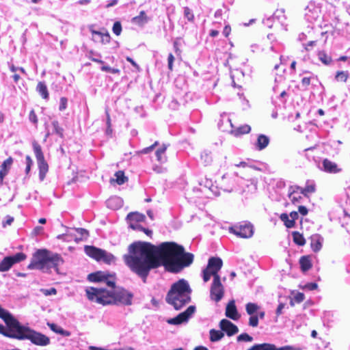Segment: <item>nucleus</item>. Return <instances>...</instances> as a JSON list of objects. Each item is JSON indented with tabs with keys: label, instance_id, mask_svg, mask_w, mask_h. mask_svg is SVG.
<instances>
[{
	"label": "nucleus",
	"instance_id": "nucleus-51",
	"mask_svg": "<svg viewBox=\"0 0 350 350\" xmlns=\"http://www.w3.org/2000/svg\"><path fill=\"white\" fill-rule=\"evenodd\" d=\"M304 298H305L304 294L302 293L298 292L294 295L293 300L294 301H295L296 303L299 304L304 300Z\"/></svg>",
	"mask_w": 350,
	"mask_h": 350
},
{
	"label": "nucleus",
	"instance_id": "nucleus-24",
	"mask_svg": "<svg viewBox=\"0 0 350 350\" xmlns=\"http://www.w3.org/2000/svg\"><path fill=\"white\" fill-rule=\"evenodd\" d=\"M148 21V18L144 11H141L139 14L132 18V23L139 26H143Z\"/></svg>",
	"mask_w": 350,
	"mask_h": 350
},
{
	"label": "nucleus",
	"instance_id": "nucleus-4",
	"mask_svg": "<svg viewBox=\"0 0 350 350\" xmlns=\"http://www.w3.org/2000/svg\"><path fill=\"white\" fill-rule=\"evenodd\" d=\"M64 260L57 253H52L47 250H38L33 256L32 260L27 266L29 269L49 270L51 268L57 270L62 265Z\"/></svg>",
	"mask_w": 350,
	"mask_h": 350
},
{
	"label": "nucleus",
	"instance_id": "nucleus-5",
	"mask_svg": "<svg viewBox=\"0 0 350 350\" xmlns=\"http://www.w3.org/2000/svg\"><path fill=\"white\" fill-rule=\"evenodd\" d=\"M0 334L20 340H29L32 343L39 346H46L50 342L49 337L34 329H0Z\"/></svg>",
	"mask_w": 350,
	"mask_h": 350
},
{
	"label": "nucleus",
	"instance_id": "nucleus-12",
	"mask_svg": "<svg viewBox=\"0 0 350 350\" xmlns=\"http://www.w3.org/2000/svg\"><path fill=\"white\" fill-rule=\"evenodd\" d=\"M196 311V307L194 306H190L187 309L178 314L176 317L168 319L167 322L169 324L178 325L185 322H187L190 317L194 314Z\"/></svg>",
	"mask_w": 350,
	"mask_h": 350
},
{
	"label": "nucleus",
	"instance_id": "nucleus-61",
	"mask_svg": "<svg viewBox=\"0 0 350 350\" xmlns=\"http://www.w3.org/2000/svg\"><path fill=\"white\" fill-rule=\"evenodd\" d=\"M54 332H55L57 334H59L60 335L64 336H68L70 335V332L68 331L67 329H53Z\"/></svg>",
	"mask_w": 350,
	"mask_h": 350
},
{
	"label": "nucleus",
	"instance_id": "nucleus-14",
	"mask_svg": "<svg viewBox=\"0 0 350 350\" xmlns=\"http://www.w3.org/2000/svg\"><path fill=\"white\" fill-rule=\"evenodd\" d=\"M226 332L228 336H232L239 331V329H211L210 331V340L212 342H217L221 340L224 336V332Z\"/></svg>",
	"mask_w": 350,
	"mask_h": 350
},
{
	"label": "nucleus",
	"instance_id": "nucleus-45",
	"mask_svg": "<svg viewBox=\"0 0 350 350\" xmlns=\"http://www.w3.org/2000/svg\"><path fill=\"white\" fill-rule=\"evenodd\" d=\"M90 31L92 34L93 40L94 41H98V40L100 41V38L105 33L104 32L96 31V30L93 29L92 27H90Z\"/></svg>",
	"mask_w": 350,
	"mask_h": 350
},
{
	"label": "nucleus",
	"instance_id": "nucleus-34",
	"mask_svg": "<svg viewBox=\"0 0 350 350\" xmlns=\"http://www.w3.org/2000/svg\"><path fill=\"white\" fill-rule=\"evenodd\" d=\"M51 124L53 128L52 133H55L56 135L62 138L64 137V129L62 127L59 126L58 121L53 120L52 121Z\"/></svg>",
	"mask_w": 350,
	"mask_h": 350
},
{
	"label": "nucleus",
	"instance_id": "nucleus-3",
	"mask_svg": "<svg viewBox=\"0 0 350 350\" xmlns=\"http://www.w3.org/2000/svg\"><path fill=\"white\" fill-rule=\"evenodd\" d=\"M191 291L189 282L185 279H180L171 286L165 301L175 310H180L190 302Z\"/></svg>",
	"mask_w": 350,
	"mask_h": 350
},
{
	"label": "nucleus",
	"instance_id": "nucleus-17",
	"mask_svg": "<svg viewBox=\"0 0 350 350\" xmlns=\"http://www.w3.org/2000/svg\"><path fill=\"white\" fill-rule=\"evenodd\" d=\"M226 317L236 320L239 317L238 314L237 307L235 305V301L234 299L230 300L226 306Z\"/></svg>",
	"mask_w": 350,
	"mask_h": 350
},
{
	"label": "nucleus",
	"instance_id": "nucleus-30",
	"mask_svg": "<svg viewBox=\"0 0 350 350\" xmlns=\"http://www.w3.org/2000/svg\"><path fill=\"white\" fill-rule=\"evenodd\" d=\"M288 198L291 202L293 204L299 202V200L301 198V196L297 193L295 189H293V187H290L289 188Z\"/></svg>",
	"mask_w": 350,
	"mask_h": 350
},
{
	"label": "nucleus",
	"instance_id": "nucleus-64",
	"mask_svg": "<svg viewBox=\"0 0 350 350\" xmlns=\"http://www.w3.org/2000/svg\"><path fill=\"white\" fill-rule=\"evenodd\" d=\"M14 221V218L10 216H7L6 221L3 222V226H5L6 225H10Z\"/></svg>",
	"mask_w": 350,
	"mask_h": 350
},
{
	"label": "nucleus",
	"instance_id": "nucleus-44",
	"mask_svg": "<svg viewBox=\"0 0 350 350\" xmlns=\"http://www.w3.org/2000/svg\"><path fill=\"white\" fill-rule=\"evenodd\" d=\"M304 348L303 347H301L299 345H295V346L287 345V346H284V347H280V348H276L275 347L274 350H304Z\"/></svg>",
	"mask_w": 350,
	"mask_h": 350
},
{
	"label": "nucleus",
	"instance_id": "nucleus-33",
	"mask_svg": "<svg viewBox=\"0 0 350 350\" xmlns=\"http://www.w3.org/2000/svg\"><path fill=\"white\" fill-rule=\"evenodd\" d=\"M100 260L111 264L115 261V257L112 254L103 250V253L100 255Z\"/></svg>",
	"mask_w": 350,
	"mask_h": 350
},
{
	"label": "nucleus",
	"instance_id": "nucleus-7",
	"mask_svg": "<svg viewBox=\"0 0 350 350\" xmlns=\"http://www.w3.org/2000/svg\"><path fill=\"white\" fill-rule=\"evenodd\" d=\"M246 312L250 315L249 319V325L252 327L258 325V319H262L265 316V312L261 310L260 307L254 303H248L246 304Z\"/></svg>",
	"mask_w": 350,
	"mask_h": 350
},
{
	"label": "nucleus",
	"instance_id": "nucleus-29",
	"mask_svg": "<svg viewBox=\"0 0 350 350\" xmlns=\"http://www.w3.org/2000/svg\"><path fill=\"white\" fill-rule=\"evenodd\" d=\"M317 56L319 59L325 66H330L333 62L332 57L323 51H319Z\"/></svg>",
	"mask_w": 350,
	"mask_h": 350
},
{
	"label": "nucleus",
	"instance_id": "nucleus-18",
	"mask_svg": "<svg viewBox=\"0 0 350 350\" xmlns=\"http://www.w3.org/2000/svg\"><path fill=\"white\" fill-rule=\"evenodd\" d=\"M85 252L88 256L100 261V255L103 253V250L97 248L94 246H85Z\"/></svg>",
	"mask_w": 350,
	"mask_h": 350
},
{
	"label": "nucleus",
	"instance_id": "nucleus-1",
	"mask_svg": "<svg viewBox=\"0 0 350 350\" xmlns=\"http://www.w3.org/2000/svg\"><path fill=\"white\" fill-rule=\"evenodd\" d=\"M129 254L124 256L126 265L141 278L144 282L150 271L163 266L170 272L178 273L193 261V254L175 242H163L156 246L148 242L137 241L129 246Z\"/></svg>",
	"mask_w": 350,
	"mask_h": 350
},
{
	"label": "nucleus",
	"instance_id": "nucleus-53",
	"mask_svg": "<svg viewBox=\"0 0 350 350\" xmlns=\"http://www.w3.org/2000/svg\"><path fill=\"white\" fill-rule=\"evenodd\" d=\"M237 340L238 341L248 342L252 341V338L247 334H242L238 336Z\"/></svg>",
	"mask_w": 350,
	"mask_h": 350
},
{
	"label": "nucleus",
	"instance_id": "nucleus-60",
	"mask_svg": "<svg viewBox=\"0 0 350 350\" xmlns=\"http://www.w3.org/2000/svg\"><path fill=\"white\" fill-rule=\"evenodd\" d=\"M174 61V57L172 53H170L167 57L168 68L170 70H173V62Z\"/></svg>",
	"mask_w": 350,
	"mask_h": 350
},
{
	"label": "nucleus",
	"instance_id": "nucleus-63",
	"mask_svg": "<svg viewBox=\"0 0 350 350\" xmlns=\"http://www.w3.org/2000/svg\"><path fill=\"white\" fill-rule=\"evenodd\" d=\"M299 213L302 215H306L308 214V209L304 206H299L298 208Z\"/></svg>",
	"mask_w": 350,
	"mask_h": 350
},
{
	"label": "nucleus",
	"instance_id": "nucleus-26",
	"mask_svg": "<svg viewBox=\"0 0 350 350\" xmlns=\"http://www.w3.org/2000/svg\"><path fill=\"white\" fill-rule=\"evenodd\" d=\"M251 131V127L248 124H244L239 127L234 128L231 131L232 134L234 136H239L243 134L249 133Z\"/></svg>",
	"mask_w": 350,
	"mask_h": 350
},
{
	"label": "nucleus",
	"instance_id": "nucleus-23",
	"mask_svg": "<svg viewBox=\"0 0 350 350\" xmlns=\"http://www.w3.org/2000/svg\"><path fill=\"white\" fill-rule=\"evenodd\" d=\"M122 200L117 196L111 197L106 202L107 207L111 209L120 208L122 206Z\"/></svg>",
	"mask_w": 350,
	"mask_h": 350
},
{
	"label": "nucleus",
	"instance_id": "nucleus-11",
	"mask_svg": "<svg viewBox=\"0 0 350 350\" xmlns=\"http://www.w3.org/2000/svg\"><path fill=\"white\" fill-rule=\"evenodd\" d=\"M219 191L221 189L225 192H232L237 191V178L234 176L224 174L219 182Z\"/></svg>",
	"mask_w": 350,
	"mask_h": 350
},
{
	"label": "nucleus",
	"instance_id": "nucleus-40",
	"mask_svg": "<svg viewBox=\"0 0 350 350\" xmlns=\"http://www.w3.org/2000/svg\"><path fill=\"white\" fill-rule=\"evenodd\" d=\"M90 55L89 58L92 61H93L94 62L99 63V64H104V62L100 59L101 55L100 53H94L93 51H90Z\"/></svg>",
	"mask_w": 350,
	"mask_h": 350
},
{
	"label": "nucleus",
	"instance_id": "nucleus-6",
	"mask_svg": "<svg viewBox=\"0 0 350 350\" xmlns=\"http://www.w3.org/2000/svg\"><path fill=\"white\" fill-rule=\"evenodd\" d=\"M33 148L39 170V179L40 181H43L48 172L49 165L44 159L41 146L38 143L34 142Z\"/></svg>",
	"mask_w": 350,
	"mask_h": 350
},
{
	"label": "nucleus",
	"instance_id": "nucleus-42",
	"mask_svg": "<svg viewBox=\"0 0 350 350\" xmlns=\"http://www.w3.org/2000/svg\"><path fill=\"white\" fill-rule=\"evenodd\" d=\"M76 232L80 236L79 239L83 240V239H87L89 236V232L87 230L84 228H77Z\"/></svg>",
	"mask_w": 350,
	"mask_h": 350
},
{
	"label": "nucleus",
	"instance_id": "nucleus-50",
	"mask_svg": "<svg viewBox=\"0 0 350 350\" xmlns=\"http://www.w3.org/2000/svg\"><path fill=\"white\" fill-rule=\"evenodd\" d=\"M318 286L314 282H308L305 284L301 288L304 290L313 291L317 288Z\"/></svg>",
	"mask_w": 350,
	"mask_h": 350
},
{
	"label": "nucleus",
	"instance_id": "nucleus-37",
	"mask_svg": "<svg viewBox=\"0 0 350 350\" xmlns=\"http://www.w3.org/2000/svg\"><path fill=\"white\" fill-rule=\"evenodd\" d=\"M13 163V159L10 157L9 158H8L6 160H5L3 163L1 164V165L0 166V170H5V172H7L8 173V171L11 167V165H12Z\"/></svg>",
	"mask_w": 350,
	"mask_h": 350
},
{
	"label": "nucleus",
	"instance_id": "nucleus-20",
	"mask_svg": "<svg viewBox=\"0 0 350 350\" xmlns=\"http://www.w3.org/2000/svg\"><path fill=\"white\" fill-rule=\"evenodd\" d=\"M297 189L300 190L301 194H303L305 196H307L309 193H312L315 192L316 185L313 181L308 180L306 183V186L304 188L297 187Z\"/></svg>",
	"mask_w": 350,
	"mask_h": 350
},
{
	"label": "nucleus",
	"instance_id": "nucleus-55",
	"mask_svg": "<svg viewBox=\"0 0 350 350\" xmlns=\"http://www.w3.org/2000/svg\"><path fill=\"white\" fill-rule=\"evenodd\" d=\"M67 102H68V100H67L66 98L62 97L60 98L59 107V109L60 111H64V109H66V107H67Z\"/></svg>",
	"mask_w": 350,
	"mask_h": 350
},
{
	"label": "nucleus",
	"instance_id": "nucleus-59",
	"mask_svg": "<svg viewBox=\"0 0 350 350\" xmlns=\"http://www.w3.org/2000/svg\"><path fill=\"white\" fill-rule=\"evenodd\" d=\"M129 227L133 230H139V231L144 230V227L142 226H141L140 224H139V223H132L131 222L129 224Z\"/></svg>",
	"mask_w": 350,
	"mask_h": 350
},
{
	"label": "nucleus",
	"instance_id": "nucleus-43",
	"mask_svg": "<svg viewBox=\"0 0 350 350\" xmlns=\"http://www.w3.org/2000/svg\"><path fill=\"white\" fill-rule=\"evenodd\" d=\"M112 31L116 36L120 35L122 32V25L120 22L116 21L113 23Z\"/></svg>",
	"mask_w": 350,
	"mask_h": 350
},
{
	"label": "nucleus",
	"instance_id": "nucleus-19",
	"mask_svg": "<svg viewBox=\"0 0 350 350\" xmlns=\"http://www.w3.org/2000/svg\"><path fill=\"white\" fill-rule=\"evenodd\" d=\"M167 146V145L163 144L155 152L157 160L161 164L165 163L167 161V157L165 154Z\"/></svg>",
	"mask_w": 350,
	"mask_h": 350
},
{
	"label": "nucleus",
	"instance_id": "nucleus-58",
	"mask_svg": "<svg viewBox=\"0 0 350 350\" xmlns=\"http://www.w3.org/2000/svg\"><path fill=\"white\" fill-rule=\"evenodd\" d=\"M273 20H274V18L273 16H271L266 19H264L263 23L267 27L271 28L273 26Z\"/></svg>",
	"mask_w": 350,
	"mask_h": 350
},
{
	"label": "nucleus",
	"instance_id": "nucleus-15",
	"mask_svg": "<svg viewBox=\"0 0 350 350\" xmlns=\"http://www.w3.org/2000/svg\"><path fill=\"white\" fill-rule=\"evenodd\" d=\"M321 169L327 173L332 174H336L340 171V169L338 168L336 163L331 161L327 159H323V161H322V166L321 167Z\"/></svg>",
	"mask_w": 350,
	"mask_h": 350
},
{
	"label": "nucleus",
	"instance_id": "nucleus-36",
	"mask_svg": "<svg viewBox=\"0 0 350 350\" xmlns=\"http://www.w3.org/2000/svg\"><path fill=\"white\" fill-rule=\"evenodd\" d=\"M348 71H338L335 75V79L337 81L346 82L349 78Z\"/></svg>",
	"mask_w": 350,
	"mask_h": 350
},
{
	"label": "nucleus",
	"instance_id": "nucleus-22",
	"mask_svg": "<svg viewBox=\"0 0 350 350\" xmlns=\"http://www.w3.org/2000/svg\"><path fill=\"white\" fill-rule=\"evenodd\" d=\"M269 144V138L263 134L258 136L257 142L256 144V149L258 150H264Z\"/></svg>",
	"mask_w": 350,
	"mask_h": 350
},
{
	"label": "nucleus",
	"instance_id": "nucleus-9",
	"mask_svg": "<svg viewBox=\"0 0 350 350\" xmlns=\"http://www.w3.org/2000/svg\"><path fill=\"white\" fill-rule=\"evenodd\" d=\"M224 294V288L221 282L220 276L216 275L215 278H213V281L211 286V299L215 302H219L223 298Z\"/></svg>",
	"mask_w": 350,
	"mask_h": 350
},
{
	"label": "nucleus",
	"instance_id": "nucleus-8",
	"mask_svg": "<svg viewBox=\"0 0 350 350\" xmlns=\"http://www.w3.org/2000/svg\"><path fill=\"white\" fill-rule=\"evenodd\" d=\"M27 256L22 252L17 253L13 256L5 257L0 262V271L4 272L8 271L14 264L21 262L25 260Z\"/></svg>",
	"mask_w": 350,
	"mask_h": 350
},
{
	"label": "nucleus",
	"instance_id": "nucleus-38",
	"mask_svg": "<svg viewBox=\"0 0 350 350\" xmlns=\"http://www.w3.org/2000/svg\"><path fill=\"white\" fill-rule=\"evenodd\" d=\"M219 328H238L237 325H234L228 319H222L219 322Z\"/></svg>",
	"mask_w": 350,
	"mask_h": 350
},
{
	"label": "nucleus",
	"instance_id": "nucleus-2",
	"mask_svg": "<svg viewBox=\"0 0 350 350\" xmlns=\"http://www.w3.org/2000/svg\"><path fill=\"white\" fill-rule=\"evenodd\" d=\"M111 276L103 271H97L88 275V278L91 282H104L110 290L104 287H89L85 290L88 298L97 304L103 306L109 304L126 305L132 304L133 294L128 291L115 286V281Z\"/></svg>",
	"mask_w": 350,
	"mask_h": 350
},
{
	"label": "nucleus",
	"instance_id": "nucleus-27",
	"mask_svg": "<svg viewBox=\"0 0 350 350\" xmlns=\"http://www.w3.org/2000/svg\"><path fill=\"white\" fill-rule=\"evenodd\" d=\"M299 264L301 269L304 272L308 271L312 267L310 258L308 256H301L299 260Z\"/></svg>",
	"mask_w": 350,
	"mask_h": 350
},
{
	"label": "nucleus",
	"instance_id": "nucleus-48",
	"mask_svg": "<svg viewBox=\"0 0 350 350\" xmlns=\"http://www.w3.org/2000/svg\"><path fill=\"white\" fill-rule=\"evenodd\" d=\"M310 80H311L310 77H304L301 79V86H302L304 90H308V88L310 84Z\"/></svg>",
	"mask_w": 350,
	"mask_h": 350
},
{
	"label": "nucleus",
	"instance_id": "nucleus-35",
	"mask_svg": "<svg viewBox=\"0 0 350 350\" xmlns=\"http://www.w3.org/2000/svg\"><path fill=\"white\" fill-rule=\"evenodd\" d=\"M200 159L202 163L205 165H208L212 162V157L211 155V152L207 151H204L201 153Z\"/></svg>",
	"mask_w": 350,
	"mask_h": 350
},
{
	"label": "nucleus",
	"instance_id": "nucleus-49",
	"mask_svg": "<svg viewBox=\"0 0 350 350\" xmlns=\"http://www.w3.org/2000/svg\"><path fill=\"white\" fill-rule=\"evenodd\" d=\"M211 276L213 277V273L207 269H204L202 271V278L204 282H207Z\"/></svg>",
	"mask_w": 350,
	"mask_h": 350
},
{
	"label": "nucleus",
	"instance_id": "nucleus-52",
	"mask_svg": "<svg viewBox=\"0 0 350 350\" xmlns=\"http://www.w3.org/2000/svg\"><path fill=\"white\" fill-rule=\"evenodd\" d=\"M110 39H111V38H110L109 33L107 31H106V32H105L103 36H102L101 38H100V42L102 44H105L110 42Z\"/></svg>",
	"mask_w": 350,
	"mask_h": 350
},
{
	"label": "nucleus",
	"instance_id": "nucleus-54",
	"mask_svg": "<svg viewBox=\"0 0 350 350\" xmlns=\"http://www.w3.org/2000/svg\"><path fill=\"white\" fill-rule=\"evenodd\" d=\"M29 120L31 122L33 123L34 124H37L38 123V118L37 116L33 110H31L29 115Z\"/></svg>",
	"mask_w": 350,
	"mask_h": 350
},
{
	"label": "nucleus",
	"instance_id": "nucleus-57",
	"mask_svg": "<svg viewBox=\"0 0 350 350\" xmlns=\"http://www.w3.org/2000/svg\"><path fill=\"white\" fill-rule=\"evenodd\" d=\"M10 70L12 72H16V71H20L24 75H27L25 70L23 67H16L13 64L10 66Z\"/></svg>",
	"mask_w": 350,
	"mask_h": 350
},
{
	"label": "nucleus",
	"instance_id": "nucleus-41",
	"mask_svg": "<svg viewBox=\"0 0 350 350\" xmlns=\"http://www.w3.org/2000/svg\"><path fill=\"white\" fill-rule=\"evenodd\" d=\"M184 16L187 18L189 21H193L194 19V15L191 10L188 7L184 8Z\"/></svg>",
	"mask_w": 350,
	"mask_h": 350
},
{
	"label": "nucleus",
	"instance_id": "nucleus-13",
	"mask_svg": "<svg viewBox=\"0 0 350 350\" xmlns=\"http://www.w3.org/2000/svg\"><path fill=\"white\" fill-rule=\"evenodd\" d=\"M223 265L222 260L218 257H211L208 259V265L206 269L213 273V278L218 275V271Z\"/></svg>",
	"mask_w": 350,
	"mask_h": 350
},
{
	"label": "nucleus",
	"instance_id": "nucleus-28",
	"mask_svg": "<svg viewBox=\"0 0 350 350\" xmlns=\"http://www.w3.org/2000/svg\"><path fill=\"white\" fill-rule=\"evenodd\" d=\"M36 90L40 94V95L42 96L44 99H48L49 98V92L47 87L44 82L40 81L37 86H36Z\"/></svg>",
	"mask_w": 350,
	"mask_h": 350
},
{
	"label": "nucleus",
	"instance_id": "nucleus-47",
	"mask_svg": "<svg viewBox=\"0 0 350 350\" xmlns=\"http://www.w3.org/2000/svg\"><path fill=\"white\" fill-rule=\"evenodd\" d=\"M159 145V142L156 141L152 145L150 146L149 147H146L145 148H143L142 150H140L141 154H148L149 152H152L154 148Z\"/></svg>",
	"mask_w": 350,
	"mask_h": 350
},
{
	"label": "nucleus",
	"instance_id": "nucleus-46",
	"mask_svg": "<svg viewBox=\"0 0 350 350\" xmlns=\"http://www.w3.org/2000/svg\"><path fill=\"white\" fill-rule=\"evenodd\" d=\"M25 163H26L25 173L27 175L29 173V172L31 170V167L33 163L30 156L27 155L25 157Z\"/></svg>",
	"mask_w": 350,
	"mask_h": 350
},
{
	"label": "nucleus",
	"instance_id": "nucleus-39",
	"mask_svg": "<svg viewBox=\"0 0 350 350\" xmlns=\"http://www.w3.org/2000/svg\"><path fill=\"white\" fill-rule=\"evenodd\" d=\"M115 176L116 178V183L118 185H122L126 180V178L125 177L124 172L122 171H118V172H116Z\"/></svg>",
	"mask_w": 350,
	"mask_h": 350
},
{
	"label": "nucleus",
	"instance_id": "nucleus-32",
	"mask_svg": "<svg viewBox=\"0 0 350 350\" xmlns=\"http://www.w3.org/2000/svg\"><path fill=\"white\" fill-rule=\"evenodd\" d=\"M293 241L298 245L302 246L306 243L304 237L299 232H293L292 233Z\"/></svg>",
	"mask_w": 350,
	"mask_h": 350
},
{
	"label": "nucleus",
	"instance_id": "nucleus-56",
	"mask_svg": "<svg viewBox=\"0 0 350 350\" xmlns=\"http://www.w3.org/2000/svg\"><path fill=\"white\" fill-rule=\"evenodd\" d=\"M41 291L46 296L55 295L57 293V290L55 288H51L49 289H42Z\"/></svg>",
	"mask_w": 350,
	"mask_h": 350
},
{
	"label": "nucleus",
	"instance_id": "nucleus-16",
	"mask_svg": "<svg viewBox=\"0 0 350 350\" xmlns=\"http://www.w3.org/2000/svg\"><path fill=\"white\" fill-rule=\"evenodd\" d=\"M200 185L208 191H210L215 196H219L220 192L217 186H214L212 180L208 178H204L200 182Z\"/></svg>",
	"mask_w": 350,
	"mask_h": 350
},
{
	"label": "nucleus",
	"instance_id": "nucleus-10",
	"mask_svg": "<svg viewBox=\"0 0 350 350\" xmlns=\"http://www.w3.org/2000/svg\"><path fill=\"white\" fill-rule=\"evenodd\" d=\"M230 232L239 237L248 239L254 234V227L250 223H244L230 228Z\"/></svg>",
	"mask_w": 350,
	"mask_h": 350
},
{
	"label": "nucleus",
	"instance_id": "nucleus-62",
	"mask_svg": "<svg viewBox=\"0 0 350 350\" xmlns=\"http://www.w3.org/2000/svg\"><path fill=\"white\" fill-rule=\"evenodd\" d=\"M152 169L157 174H161L165 171V169L164 167L159 165H154Z\"/></svg>",
	"mask_w": 350,
	"mask_h": 350
},
{
	"label": "nucleus",
	"instance_id": "nucleus-21",
	"mask_svg": "<svg viewBox=\"0 0 350 350\" xmlns=\"http://www.w3.org/2000/svg\"><path fill=\"white\" fill-rule=\"evenodd\" d=\"M310 246L314 252H319L322 247V238L319 234L312 235L310 237Z\"/></svg>",
	"mask_w": 350,
	"mask_h": 350
},
{
	"label": "nucleus",
	"instance_id": "nucleus-31",
	"mask_svg": "<svg viewBox=\"0 0 350 350\" xmlns=\"http://www.w3.org/2000/svg\"><path fill=\"white\" fill-rule=\"evenodd\" d=\"M280 219L284 222L285 226L288 228H293L295 226V221L289 218V216L286 213H282L280 216Z\"/></svg>",
	"mask_w": 350,
	"mask_h": 350
},
{
	"label": "nucleus",
	"instance_id": "nucleus-25",
	"mask_svg": "<svg viewBox=\"0 0 350 350\" xmlns=\"http://www.w3.org/2000/svg\"><path fill=\"white\" fill-rule=\"evenodd\" d=\"M126 219L129 221L130 223H139L141 221H144L146 219L144 215L139 213H130L128 214Z\"/></svg>",
	"mask_w": 350,
	"mask_h": 350
}]
</instances>
